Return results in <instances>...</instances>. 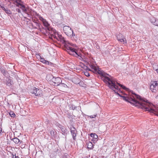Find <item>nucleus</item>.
<instances>
[{"label":"nucleus","instance_id":"9","mask_svg":"<svg viewBox=\"0 0 158 158\" xmlns=\"http://www.w3.org/2000/svg\"><path fill=\"white\" fill-rule=\"evenodd\" d=\"M110 79H111L112 80V81H113L114 82V85H113V86H114V88H111L110 86V85H109V84L108 83H106V84H108V86L110 87V88L111 89H112L113 90H114V92L116 93L117 95H119L120 97V96H122L120 94H119V93H118V89H119V87H118L117 85H116L115 83V81H114V79H113V78L111 77L110 78Z\"/></svg>","mask_w":158,"mask_h":158},{"label":"nucleus","instance_id":"14","mask_svg":"<svg viewBox=\"0 0 158 158\" xmlns=\"http://www.w3.org/2000/svg\"><path fill=\"white\" fill-rule=\"evenodd\" d=\"M12 140L16 144H20L22 142V141L20 140L17 137H15Z\"/></svg>","mask_w":158,"mask_h":158},{"label":"nucleus","instance_id":"19","mask_svg":"<svg viewBox=\"0 0 158 158\" xmlns=\"http://www.w3.org/2000/svg\"><path fill=\"white\" fill-rule=\"evenodd\" d=\"M87 148L90 149H92L94 146V145H93L92 143L90 142H88L87 143Z\"/></svg>","mask_w":158,"mask_h":158},{"label":"nucleus","instance_id":"31","mask_svg":"<svg viewBox=\"0 0 158 158\" xmlns=\"http://www.w3.org/2000/svg\"><path fill=\"white\" fill-rule=\"evenodd\" d=\"M20 8L22 9V10L23 11L25 12V13L27 14L28 13L26 9V7L24 6V7H22L21 6L20 7Z\"/></svg>","mask_w":158,"mask_h":158},{"label":"nucleus","instance_id":"23","mask_svg":"<svg viewBox=\"0 0 158 158\" xmlns=\"http://www.w3.org/2000/svg\"><path fill=\"white\" fill-rule=\"evenodd\" d=\"M43 23L44 26H45L46 27L47 29L49 30V24L48 22L46 21V20H45V21Z\"/></svg>","mask_w":158,"mask_h":158},{"label":"nucleus","instance_id":"42","mask_svg":"<svg viewBox=\"0 0 158 158\" xmlns=\"http://www.w3.org/2000/svg\"><path fill=\"white\" fill-rule=\"evenodd\" d=\"M156 71V72L157 73H158V68L157 69Z\"/></svg>","mask_w":158,"mask_h":158},{"label":"nucleus","instance_id":"4","mask_svg":"<svg viewBox=\"0 0 158 158\" xmlns=\"http://www.w3.org/2000/svg\"><path fill=\"white\" fill-rule=\"evenodd\" d=\"M51 77H52V79L50 80L51 84L55 86H58L62 82L61 79L59 77H54L52 75L51 76Z\"/></svg>","mask_w":158,"mask_h":158},{"label":"nucleus","instance_id":"6","mask_svg":"<svg viewBox=\"0 0 158 158\" xmlns=\"http://www.w3.org/2000/svg\"><path fill=\"white\" fill-rule=\"evenodd\" d=\"M150 88L153 93H156L158 90V84L157 81H153L150 85Z\"/></svg>","mask_w":158,"mask_h":158},{"label":"nucleus","instance_id":"17","mask_svg":"<svg viewBox=\"0 0 158 158\" xmlns=\"http://www.w3.org/2000/svg\"><path fill=\"white\" fill-rule=\"evenodd\" d=\"M50 137L51 138L54 139L55 138L56 132L54 130H52L50 131Z\"/></svg>","mask_w":158,"mask_h":158},{"label":"nucleus","instance_id":"43","mask_svg":"<svg viewBox=\"0 0 158 158\" xmlns=\"http://www.w3.org/2000/svg\"><path fill=\"white\" fill-rule=\"evenodd\" d=\"M15 158H19L18 156H15Z\"/></svg>","mask_w":158,"mask_h":158},{"label":"nucleus","instance_id":"36","mask_svg":"<svg viewBox=\"0 0 158 158\" xmlns=\"http://www.w3.org/2000/svg\"><path fill=\"white\" fill-rule=\"evenodd\" d=\"M97 114L90 115L89 117L91 118H94L96 117Z\"/></svg>","mask_w":158,"mask_h":158},{"label":"nucleus","instance_id":"30","mask_svg":"<svg viewBox=\"0 0 158 158\" xmlns=\"http://www.w3.org/2000/svg\"><path fill=\"white\" fill-rule=\"evenodd\" d=\"M61 149L60 148L57 147L55 149L54 152L56 153H59L60 152Z\"/></svg>","mask_w":158,"mask_h":158},{"label":"nucleus","instance_id":"34","mask_svg":"<svg viewBox=\"0 0 158 158\" xmlns=\"http://www.w3.org/2000/svg\"><path fill=\"white\" fill-rule=\"evenodd\" d=\"M10 116L12 117H14L15 116V114L13 112H11L9 113Z\"/></svg>","mask_w":158,"mask_h":158},{"label":"nucleus","instance_id":"2","mask_svg":"<svg viewBox=\"0 0 158 158\" xmlns=\"http://www.w3.org/2000/svg\"><path fill=\"white\" fill-rule=\"evenodd\" d=\"M90 67L92 69H91L86 67V70L89 71H92L94 73H98L101 76V79L106 83H108L110 85V86L113 88H114L113 85H114L112 80L110 79V77L107 76L109 75L101 70V69L98 67H96L94 65L90 64Z\"/></svg>","mask_w":158,"mask_h":158},{"label":"nucleus","instance_id":"40","mask_svg":"<svg viewBox=\"0 0 158 158\" xmlns=\"http://www.w3.org/2000/svg\"><path fill=\"white\" fill-rule=\"evenodd\" d=\"M1 127H2L1 126H0V134L1 133L2 131V128Z\"/></svg>","mask_w":158,"mask_h":158},{"label":"nucleus","instance_id":"15","mask_svg":"<svg viewBox=\"0 0 158 158\" xmlns=\"http://www.w3.org/2000/svg\"><path fill=\"white\" fill-rule=\"evenodd\" d=\"M151 22L154 25L158 26V20L156 19L155 18L151 19Z\"/></svg>","mask_w":158,"mask_h":158},{"label":"nucleus","instance_id":"44","mask_svg":"<svg viewBox=\"0 0 158 158\" xmlns=\"http://www.w3.org/2000/svg\"><path fill=\"white\" fill-rule=\"evenodd\" d=\"M72 45V46H73L74 44H73V45Z\"/></svg>","mask_w":158,"mask_h":158},{"label":"nucleus","instance_id":"12","mask_svg":"<svg viewBox=\"0 0 158 158\" xmlns=\"http://www.w3.org/2000/svg\"><path fill=\"white\" fill-rule=\"evenodd\" d=\"M90 136L92 138L91 140L94 142H95L98 140V136L95 133H91L90 134Z\"/></svg>","mask_w":158,"mask_h":158},{"label":"nucleus","instance_id":"11","mask_svg":"<svg viewBox=\"0 0 158 158\" xmlns=\"http://www.w3.org/2000/svg\"><path fill=\"white\" fill-rule=\"evenodd\" d=\"M56 39L59 41H60L62 44H64V47H65V45L66 44H69V43L64 39V37L61 36H59L58 37H56Z\"/></svg>","mask_w":158,"mask_h":158},{"label":"nucleus","instance_id":"7","mask_svg":"<svg viewBox=\"0 0 158 158\" xmlns=\"http://www.w3.org/2000/svg\"><path fill=\"white\" fill-rule=\"evenodd\" d=\"M63 31L64 33L68 36H71L72 30L68 26H65L63 27Z\"/></svg>","mask_w":158,"mask_h":158},{"label":"nucleus","instance_id":"20","mask_svg":"<svg viewBox=\"0 0 158 158\" xmlns=\"http://www.w3.org/2000/svg\"><path fill=\"white\" fill-rule=\"evenodd\" d=\"M35 24L36 27L34 26H33V24L32 23V26L34 27V28H35V29L38 28L39 29H41L40 24L38 22L35 23Z\"/></svg>","mask_w":158,"mask_h":158},{"label":"nucleus","instance_id":"3","mask_svg":"<svg viewBox=\"0 0 158 158\" xmlns=\"http://www.w3.org/2000/svg\"><path fill=\"white\" fill-rule=\"evenodd\" d=\"M146 108V111H148L149 112L154 114L158 116V107L153 108V105L149 102V104L147 105Z\"/></svg>","mask_w":158,"mask_h":158},{"label":"nucleus","instance_id":"47","mask_svg":"<svg viewBox=\"0 0 158 158\" xmlns=\"http://www.w3.org/2000/svg\"><path fill=\"white\" fill-rule=\"evenodd\" d=\"M99 48V47H97V48Z\"/></svg>","mask_w":158,"mask_h":158},{"label":"nucleus","instance_id":"26","mask_svg":"<svg viewBox=\"0 0 158 158\" xmlns=\"http://www.w3.org/2000/svg\"><path fill=\"white\" fill-rule=\"evenodd\" d=\"M36 16H39V18L40 20V21H41L43 23L44 22V21H45V20H46L45 19H44L42 17L40 16L39 15V14L36 13Z\"/></svg>","mask_w":158,"mask_h":158},{"label":"nucleus","instance_id":"28","mask_svg":"<svg viewBox=\"0 0 158 158\" xmlns=\"http://www.w3.org/2000/svg\"><path fill=\"white\" fill-rule=\"evenodd\" d=\"M58 85L61 87L66 88L67 87V86L66 84L62 83V82Z\"/></svg>","mask_w":158,"mask_h":158},{"label":"nucleus","instance_id":"21","mask_svg":"<svg viewBox=\"0 0 158 158\" xmlns=\"http://www.w3.org/2000/svg\"><path fill=\"white\" fill-rule=\"evenodd\" d=\"M12 80L9 78H8L6 80V85H7L10 86L12 85Z\"/></svg>","mask_w":158,"mask_h":158},{"label":"nucleus","instance_id":"1","mask_svg":"<svg viewBox=\"0 0 158 158\" xmlns=\"http://www.w3.org/2000/svg\"><path fill=\"white\" fill-rule=\"evenodd\" d=\"M132 94L135 95V97L137 99L140 100V101L136 100L134 97H132L129 96H120V97H122L124 101L130 103L138 108H141L142 109L145 110H146L147 105L149 104V102H148L143 99L140 96L133 93Z\"/></svg>","mask_w":158,"mask_h":158},{"label":"nucleus","instance_id":"37","mask_svg":"<svg viewBox=\"0 0 158 158\" xmlns=\"http://www.w3.org/2000/svg\"><path fill=\"white\" fill-rule=\"evenodd\" d=\"M32 20L33 22L35 23H36V22H37V21L36 19H33H33H32Z\"/></svg>","mask_w":158,"mask_h":158},{"label":"nucleus","instance_id":"33","mask_svg":"<svg viewBox=\"0 0 158 158\" xmlns=\"http://www.w3.org/2000/svg\"><path fill=\"white\" fill-rule=\"evenodd\" d=\"M121 37H122V35L121 34H119L117 36V39L118 41L121 38Z\"/></svg>","mask_w":158,"mask_h":158},{"label":"nucleus","instance_id":"35","mask_svg":"<svg viewBox=\"0 0 158 158\" xmlns=\"http://www.w3.org/2000/svg\"><path fill=\"white\" fill-rule=\"evenodd\" d=\"M84 74L86 76L89 77V76H90V74H89V73L87 71H85L84 72Z\"/></svg>","mask_w":158,"mask_h":158},{"label":"nucleus","instance_id":"18","mask_svg":"<svg viewBox=\"0 0 158 158\" xmlns=\"http://www.w3.org/2000/svg\"><path fill=\"white\" fill-rule=\"evenodd\" d=\"M40 60L41 62L42 63L46 64H47L48 65H51L52 64L51 62L46 60L44 58H41Z\"/></svg>","mask_w":158,"mask_h":158},{"label":"nucleus","instance_id":"5","mask_svg":"<svg viewBox=\"0 0 158 158\" xmlns=\"http://www.w3.org/2000/svg\"><path fill=\"white\" fill-rule=\"evenodd\" d=\"M70 45V44L69 43L65 45V50L67 51V52L70 55H73L75 53L77 55L79 56L77 52V51L76 49L70 47L69 46Z\"/></svg>","mask_w":158,"mask_h":158},{"label":"nucleus","instance_id":"45","mask_svg":"<svg viewBox=\"0 0 158 158\" xmlns=\"http://www.w3.org/2000/svg\"><path fill=\"white\" fill-rule=\"evenodd\" d=\"M99 48V47H97V48Z\"/></svg>","mask_w":158,"mask_h":158},{"label":"nucleus","instance_id":"13","mask_svg":"<svg viewBox=\"0 0 158 158\" xmlns=\"http://www.w3.org/2000/svg\"><path fill=\"white\" fill-rule=\"evenodd\" d=\"M1 8L4 10L5 12L7 14L11 15L12 12L11 11L8 9L6 7H4V6H1Z\"/></svg>","mask_w":158,"mask_h":158},{"label":"nucleus","instance_id":"8","mask_svg":"<svg viewBox=\"0 0 158 158\" xmlns=\"http://www.w3.org/2000/svg\"><path fill=\"white\" fill-rule=\"evenodd\" d=\"M30 92L34 94L35 96H39L42 94V90L35 87H33L30 90Z\"/></svg>","mask_w":158,"mask_h":158},{"label":"nucleus","instance_id":"22","mask_svg":"<svg viewBox=\"0 0 158 158\" xmlns=\"http://www.w3.org/2000/svg\"><path fill=\"white\" fill-rule=\"evenodd\" d=\"M69 107L70 109H72L73 110H74L76 108H77V106H75V105L72 103L70 104L69 105Z\"/></svg>","mask_w":158,"mask_h":158},{"label":"nucleus","instance_id":"25","mask_svg":"<svg viewBox=\"0 0 158 158\" xmlns=\"http://www.w3.org/2000/svg\"><path fill=\"white\" fill-rule=\"evenodd\" d=\"M22 0H8V2L11 3H13L14 4H15V2H17L19 1V2H22Z\"/></svg>","mask_w":158,"mask_h":158},{"label":"nucleus","instance_id":"41","mask_svg":"<svg viewBox=\"0 0 158 158\" xmlns=\"http://www.w3.org/2000/svg\"><path fill=\"white\" fill-rule=\"evenodd\" d=\"M155 98H156V99H158V94L157 95H156V97H155Z\"/></svg>","mask_w":158,"mask_h":158},{"label":"nucleus","instance_id":"46","mask_svg":"<svg viewBox=\"0 0 158 158\" xmlns=\"http://www.w3.org/2000/svg\"><path fill=\"white\" fill-rule=\"evenodd\" d=\"M99 48V47H97V48Z\"/></svg>","mask_w":158,"mask_h":158},{"label":"nucleus","instance_id":"24","mask_svg":"<svg viewBox=\"0 0 158 158\" xmlns=\"http://www.w3.org/2000/svg\"><path fill=\"white\" fill-rule=\"evenodd\" d=\"M121 42H123V44L126 43H127L126 39L123 37H121V38L118 40Z\"/></svg>","mask_w":158,"mask_h":158},{"label":"nucleus","instance_id":"10","mask_svg":"<svg viewBox=\"0 0 158 158\" xmlns=\"http://www.w3.org/2000/svg\"><path fill=\"white\" fill-rule=\"evenodd\" d=\"M70 132L73 139L74 140H76V136L77 134L76 129L75 127H73L70 129Z\"/></svg>","mask_w":158,"mask_h":158},{"label":"nucleus","instance_id":"27","mask_svg":"<svg viewBox=\"0 0 158 158\" xmlns=\"http://www.w3.org/2000/svg\"><path fill=\"white\" fill-rule=\"evenodd\" d=\"M20 2H19V1H18V2H15V3H17L16 5L17 6L19 7L20 6L22 7H24V5L20 3Z\"/></svg>","mask_w":158,"mask_h":158},{"label":"nucleus","instance_id":"32","mask_svg":"<svg viewBox=\"0 0 158 158\" xmlns=\"http://www.w3.org/2000/svg\"><path fill=\"white\" fill-rule=\"evenodd\" d=\"M0 71L4 75L6 73V71L2 68H0Z\"/></svg>","mask_w":158,"mask_h":158},{"label":"nucleus","instance_id":"16","mask_svg":"<svg viewBox=\"0 0 158 158\" xmlns=\"http://www.w3.org/2000/svg\"><path fill=\"white\" fill-rule=\"evenodd\" d=\"M60 129L62 132V133L63 135H66L67 134V131L65 127L63 126L61 127L60 128Z\"/></svg>","mask_w":158,"mask_h":158},{"label":"nucleus","instance_id":"39","mask_svg":"<svg viewBox=\"0 0 158 158\" xmlns=\"http://www.w3.org/2000/svg\"><path fill=\"white\" fill-rule=\"evenodd\" d=\"M71 36H75V34L74 33H73V30H72V32L71 33Z\"/></svg>","mask_w":158,"mask_h":158},{"label":"nucleus","instance_id":"38","mask_svg":"<svg viewBox=\"0 0 158 158\" xmlns=\"http://www.w3.org/2000/svg\"><path fill=\"white\" fill-rule=\"evenodd\" d=\"M16 11L17 12H18L19 13H21V10L19 9H16Z\"/></svg>","mask_w":158,"mask_h":158},{"label":"nucleus","instance_id":"29","mask_svg":"<svg viewBox=\"0 0 158 158\" xmlns=\"http://www.w3.org/2000/svg\"><path fill=\"white\" fill-rule=\"evenodd\" d=\"M117 84L118 85L120 86L123 89H125V90H127L128 89L127 88H126L125 86H124L120 84H119L118 83H117Z\"/></svg>","mask_w":158,"mask_h":158}]
</instances>
